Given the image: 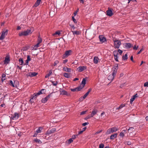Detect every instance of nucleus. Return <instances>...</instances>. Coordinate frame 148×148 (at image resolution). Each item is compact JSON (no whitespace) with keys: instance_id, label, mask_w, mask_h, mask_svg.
Returning <instances> with one entry per match:
<instances>
[{"instance_id":"obj_1","label":"nucleus","mask_w":148,"mask_h":148,"mask_svg":"<svg viewBox=\"0 0 148 148\" xmlns=\"http://www.w3.org/2000/svg\"><path fill=\"white\" fill-rule=\"evenodd\" d=\"M118 130L117 127H114L108 129L106 133L107 134H109L111 133L117 131Z\"/></svg>"},{"instance_id":"obj_2","label":"nucleus","mask_w":148,"mask_h":148,"mask_svg":"<svg viewBox=\"0 0 148 148\" xmlns=\"http://www.w3.org/2000/svg\"><path fill=\"white\" fill-rule=\"evenodd\" d=\"M32 33V32L30 29H28L26 31H24L19 33V35L20 36H26Z\"/></svg>"},{"instance_id":"obj_3","label":"nucleus","mask_w":148,"mask_h":148,"mask_svg":"<svg viewBox=\"0 0 148 148\" xmlns=\"http://www.w3.org/2000/svg\"><path fill=\"white\" fill-rule=\"evenodd\" d=\"M114 47L115 48L118 49L121 44L120 40H114Z\"/></svg>"},{"instance_id":"obj_4","label":"nucleus","mask_w":148,"mask_h":148,"mask_svg":"<svg viewBox=\"0 0 148 148\" xmlns=\"http://www.w3.org/2000/svg\"><path fill=\"white\" fill-rule=\"evenodd\" d=\"M72 51L71 50H68L65 52V53L63 55L62 58L64 59L68 57L71 55Z\"/></svg>"},{"instance_id":"obj_5","label":"nucleus","mask_w":148,"mask_h":148,"mask_svg":"<svg viewBox=\"0 0 148 148\" xmlns=\"http://www.w3.org/2000/svg\"><path fill=\"white\" fill-rule=\"evenodd\" d=\"M43 129V128L42 127H39L38 128L34 134L33 135V137H36L39 133H40L42 131Z\"/></svg>"},{"instance_id":"obj_6","label":"nucleus","mask_w":148,"mask_h":148,"mask_svg":"<svg viewBox=\"0 0 148 148\" xmlns=\"http://www.w3.org/2000/svg\"><path fill=\"white\" fill-rule=\"evenodd\" d=\"M8 30H6L5 31H3L0 37V40H2L4 39L5 36L7 35L8 34Z\"/></svg>"},{"instance_id":"obj_7","label":"nucleus","mask_w":148,"mask_h":148,"mask_svg":"<svg viewBox=\"0 0 148 148\" xmlns=\"http://www.w3.org/2000/svg\"><path fill=\"white\" fill-rule=\"evenodd\" d=\"M86 67L85 66H80L77 69V71L79 72H80L82 71L86 70Z\"/></svg>"},{"instance_id":"obj_8","label":"nucleus","mask_w":148,"mask_h":148,"mask_svg":"<svg viewBox=\"0 0 148 148\" xmlns=\"http://www.w3.org/2000/svg\"><path fill=\"white\" fill-rule=\"evenodd\" d=\"M56 131V129L55 128H52L51 130H48L47 131L46 133L47 135H49L51 134L54 133Z\"/></svg>"},{"instance_id":"obj_9","label":"nucleus","mask_w":148,"mask_h":148,"mask_svg":"<svg viewBox=\"0 0 148 148\" xmlns=\"http://www.w3.org/2000/svg\"><path fill=\"white\" fill-rule=\"evenodd\" d=\"M86 83V80L85 78H84L83 79L81 84H80V86H79V87H80V88L81 89L84 87Z\"/></svg>"},{"instance_id":"obj_10","label":"nucleus","mask_w":148,"mask_h":148,"mask_svg":"<svg viewBox=\"0 0 148 148\" xmlns=\"http://www.w3.org/2000/svg\"><path fill=\"white\" fill-rule=\"evenodd\" d=\"M51 94L48 95L45 98H43L42 100V103H45L48 99H49L51 97Z\"/></svg>"},{"instance_id":"obj_11","label":"nucleus","mask_w":148,"mask_h":148,"mask_svg":"<svg viewBox=\"0 0 148 148\" xmlns=\"http://www.w3.org/2000/svg\"><path fill=\"white\" fill-rule=\"evenodd\" d=\"M118 69V66H116L113 67L112 69V73L114 75H116Z\"/></svg>"},{"instance_id":"obj_12","label":"nucleus","mask_w":148,"mask_h":148,"mask_svg":"<svg viewBox=\"0 0 148 148\" xmlns=\"http://www.w3.org/2000/svg\"><path fill=\"white\" fill-rule=\"evenodd\" d=\"M99 38L100 41L102 43L106 41V38L102 35L99 36Z\"/></svg>"},{"instance_id":"obj_13","label":"nucleus","mask_w":148,"mask_h":148,"mask_svg":"<svg viewBox=\"0 0 148 148\" xmlns=\"http://www.w3.org/2000/svg\"><path fill=\"white\" fill-rule=\"evenodd\" d=\"M45 90V89H42L38 92L36 93H34V95L36 97L37 96H38L39 95H40L41 94H42L44 93V91Z\"/></svg>"},{"instance_id":"obj_14","label":"nucleus","mask_w":148,"mask_h":148,"mask_svg":"<svg viewBox=\"0 0 148 148\" xmlns=\"http://www.w3.org/2000/svg\"><path fill=\"white\" fill-rule=\"evenodd\" d=\"M19 117V115L18 113H15L14 115H13L12 117L11 118L13 120H16Z\"/></svg>"},{"instance_id":"obj_15","label":"nucleus","mask_w":148,"mask_h":148,"mask_svg":"<svg viewBox=\"0 0 148 148\" xmlns=\"http://www.w3.org/2000/svg\"><path fill=\"white\" fill-rule=\"evenodd\" d=\"M97 112L98 111L97 110L95 109H93L91 114L90 115L91 117H92L95 115L97 113Z\"/></svg>"},{"instance_id":"obj_16","label":"nucleus","mask_w":148,"mask_h":148,"mask_svg":"<svg viewBox=\"0 0 148 148\" xmlns=\"http://www.w3.org/2000/svg\"><path fill=\"white\" fill-rule=\"evenodd\" d=\"M115 76V75H114L112 73L108 76V79L109 80L112 81L114 79Z\"/></svg>"},{"instance_id":"obj_17","label":"nucleus","mask_w":148,"mask_h":148,"mask_svg":"<svg viewBox=\"0 0 148 148\" xmlns=\"http://www.w3.org/2000/svg\"><path fill=\"white\" fill-rule=\"evenodd\" d=\"M123 45L125 48L127 49L130 48L132 46L131 44L129 43H124Z\"/></svg>"},{"instance_id":"obj_18","label":"nucleus","mask_w":148,"mask_h":148,"mask_svg":"<svg viewBox=\"0 0 148 148\" xmlns=\"http://www.w3.org/2000/svg\"><path fill=\"white\" fill-rule=\"evenodd\" d=\"M37 74V73L35 72H30L27 74V76L32 77L36 76Z\"/></svg>"},{"instance_id":"obj_19","label":"nucleus","mask_w":148,"mask_h":148,"mask_svg":"<svg viewBox=\"0 0 148 148\" xmlns=\"http://www.w3.org/2000/svg\"><path fill=\"white\" fill-rule=\"evenodd\" d=\"M99 61V59L97 57L95 56L93 58V62L95 64H97Z\"/></svg>"},{"instance_id":"obj_20","label":"nucleus","mask_w":148,"mask_h":148,"mask_svg":"<svg viewBox=\"0 0 148 148\" xmlns=\"http://www.w3.org/2000/svg\"><path fill=\"white\" fill-rule=\"evenodd\" d=\"M126 133V130H123L120 133L119 136L123 138L124 136V134Z\"/></svg>"},{"instance_id":"obj_21","label":"nucleus","mask_w":148,"mask_h":148,"mask_svg":"<svg viewBox=\"0 0 148 148\" xmlns=\"http://www.w3.org/2000/svg\"><path fill=\"white\" fill-rule=\"evenodd\" d=\"M107 15L111 16L113 15V13L111 10H108L106 11Z\"/></svg>"},{"instance_id":"obj_22","label":"nucleus","mask_w":148,"mask_h":148,"mask_svg":"<svg viewBox=\"0 0 148 148\" xmlns=\"http://www.w3.org/2000/svg\"><path fill=\"white\" fill-rule=\"evenodd\" d=\"M63 70L65 71L70 72L71 71V69L70 68H68L66 67H64L63 68Z\"/></svg>"},{"instance_id":"obj_23","label":"nucleus","mask_w":148,"mask_h":148,"mask_svg":"<svg viewBox=\"0 0 148 148\" xmlns=\"http://www.w3.org/2000/svg\"><path fill=\"white\" fill-rule=\"evenodd\" d=\"M117 134V133L112 135L110 136V139L111 140H113L116 137Z\"/></svg>"},{"instance_id":"obj_24","label":"nucleus","mask_w":148,"mask_h":148,"mask_svg":"<svg viewBox=\"0 0 148 148\" xmlns=\"http://www.w3.org/2000/svg\"><path fill=\"white\" fill-rule=\"evenodd\" d=\"M72 32H73V34L74 35H78L81 34V32L79 31H72Z\"/></svg>"},{"instance_id":"obj_25","label":"nucleus","mask_w":148,"mask_h":148,"mask_svg":"<svg viewBox=\"0 0 148 148\" xmlns=\"http://www.w3.org/2000/svg\"><path fill=\"white\" fill-rule=\"evenodd\" d=\"M10 61V60L9 58L8 57H5V60L4 61V63L5 64H8L9 61Z\"/></svg>"},{"instance_id":"obj_26","label":"nucleus","mask_w":148,"mask_h":148,"mask_svg":"<svg viewBox=\"0 0 148 148\" xmlns=\"http://www.w3.org/2000/svg\"><path fill=\"white\" fill-rule=\"evenodd\" d=\"M81 90V89L80 88L79 86L76 88L71 89V91L73 92L75 91H79Z\"/></svg>"},{"instance_id":"obj_27","label":"nucleus","mask_w":148,"mask_h":148,"mask_svg":"<svg viewBox=\"0 0 148 148\" xmlns=\"http://www.w3.org/2000/svg\"><path fill=\"white\" fill-rule=\"evenodd\" d=\"M41 1V0H37L34 5V7H36L38 6L39 5Z\"/></svg>"},{"instance_id":"obj_28","label":"nucleus","mask_w":148,"mask_h":148,"mask_svg":"<svg viewBox=\"0 0 148 148\" xmlns=\"http://www.w3.org/2000/svg\"><path fill=\"white\" fill-rule=\"evenodd\" d=\"M52 71L51 70H50L49 71V73L47 74L46 76H45V77L46 78H47L49 77L52 74Z\"/></svg>"},{"instance_id":"obj_29","label":"nucleus","mask_w":148,"mask_h":148,"mask_svg":"<svg viewBox=\"0 0 148 148\" xmlns=\"http://www.w3.org/2000/svg\"><path fill=\"white\" fill-rule=\"evenodd\" d=\"M32 98L30 100V102L32 103L34 102V101H33L34 99H36V97L34 95V94L32 96Z\"/></svg>"},{"instance_id":"obj_30","label":"nucleus","mask_w":148,"mask_h":148,"mask_svg":"<svg viewBox=\"0 0 148 148\" xmlns=\"http://www.w3.org/2000/svg\"><path fill=\"white\" fill-rule=\"evenodd\" d=\"M19 61L20 65H24L23 64V59L22 58H20L19 59Z\"/></svg>"},{"instance_id":"obj_31","label":"nucleus","mask_w":148,"mask_h":148,"mask_svg":"<svg viewBox=\"0 0 148 148\" xmlns=\"http://www.w3.org/2000/svg\"><path fill=\"white\" fill-rule=\"evenodd\" d=\"M125 104H122L119 107L116 108V110L121 109L123 107H124L125 106Z\"/></svg>"},{"instance_id":"obj_32","label":"nucleus","mask_w":148,"mask_h":148,"mask_svg":"<svg viewBox=\"0 0 148 148\" xmlns=\"http://www.w3.org/2000/svg\"><path fill=\"white\" fill-rule=\"evenodd\" d=\"M127 58H128L127 55V54H125L124 56H123L122 57V59L124 60H127Z\"/></svg>"},{"instance_id":"obj_33","label":"nucleus","mask_w":148,"mask_h":148,"mask_svg":"<svg viewBox=\"0 0 148 148\" xmlns=\"http://www.w3.org/2000/svg\"><path fill=\"white\" fill-rule=\"evenodd\" d=\"M42 41V38H40V36H38V43L40 44Z\"/></svg>"},{"instance_id":"obj_34","label":"nucleus","mask_w":148,"mask_h":148,"mask_svg":"<svg viewBox=\"0 0 148 148\" xmlns=\"http://www.w3.org/2000/svg\"><path fill=\"white\" fill-rule=\"evenodd\" d=\"M34 141L38 143L41 144L42 143V142L39 139H36L34 140Z\"/></svg>"},{"instance_id":"obj_35","label":"nucleus","mask_w":148,"mask_h":148,"mask_svg":"<svg viewBox=\"0 0 148 148\" xmlns=\"http://www.w3.org/2000/svg\"><path fill=\"white\" fill-rule=\"evenodd\" d=\"M10 85L12 86L13 87H16V85H14V84L13 83V82L12 80L10 81L9 83Z\"/></svg>"},{"instance_id":"obj_36","label":"nucleus","mask_w":148,"mask_h":148,"mask_svg":"<svg viewBox=\"0 0 148 148\" xmlns=\"http://www.w3.org/2000/svg\"><path fill=\"white\" fill-rule=\"evenodd\" d=\"M40 44L39 43H37V44L35 45L33 49L34 50H36L39 47V45Z\"/></svg>"},{"instance_id":"obj_37","label":"nucleus","mask_w":148,"mask_h":148,"mask_svg":"<svg viewBox=\"0 0 148 148\" xmlns=\"http://www.w3.org/2000/svg\"><path fill=\"white\" fill-rule=\"evenodd\" d=\"M60 32L59 31H58L55 32V33L53 34V36H55L56 35H60Z\"/></svg>"},{"instance_id":"obj_38","label":"nucleus","mask_w":148,"mask_h":148,"mask_svg":"<svg viewBox=\"0 0 148 148\" xmlns=\"http://www.w3.org/2000/svg\"><path fill=\"white\" fill-rule=\"evenodd\" d=\"M63 75L64 77L67 78H69L70 77L69 75L67 73H64Z\"/></svg>"},{"instance_id":"obj_39","label":"nucleus","mask_w":148,"mask_h":148,"mask_svg":"<svg viewBox=\"0 0 148 148\" xmlns=\"http://www.w3.org/2000/svg\"><path fill=\"white\" fill-rule=\"evenodd\" d=\"M113 53L114 57L117 56L118 54V52L117 51H113Z\"/></svg>"},{"instance_id":"obj_40","label":"nucleus","mask_w":148,"mask_h":148,"mask_svg":"<svg viewBox=\"0 0 148 148\" xmlns=\"http://www.w3.org/2000/svg\"><path fill=\"white\" fill-rule=\"evenodd\" d=\"M51 82L52 83L53 85L54 86H56L58 84L57 82H54L52 81H51Z\"/></svg>"},{"instance_id":"obj_41","label":"nucleus","mask_w":148,"mask_h":148,"mask_svg":"<svg viewBox=\"0 0 148 148\" xmlns=\"http://www.w3.org/2000/svg\"><path fill=\"white\" fill-rule=\"evenodd\" d=\"M67 93V92L64 90L62 91L61 93V94L63 95H66Z\"/></svg>"},{"instance_id":"obj_42","label":"nucleus","mask_w":148,"mask_h":148,"mask_svg":"<svg viewBox=\"0 0 148 148\" xmlns=\"http://www.w3.org/2000/svg\"><path fill=\"white\" fill-rule=\"evenodd\" d=\"M73 141V140L71 138L68 140V143L69 144H70L72 143Z\"/></svg>"},{"instance_id":"obj_43","label":"nucleus","mask_w":148,"mask_h":148,"mask_svg":"<svg viewBox=\"0 0 148 148\" xmlns=\"http://www.w3.org/2000/svg\"><path fill=\"white\" fill-rule=\"evenodd\" d=\"M138 45H135L133 47V49L134 50H136L138 49Z\"/></svg>"},{"instance_id":"obj_44","label":"nucleus","mask_w":148,"mask_h":148,"mask_svg":"<svg viewBox=\"0 0 148 148\" xmlns=\"http://www.w3.org/2000/svg\"><path fill=\"white\" fill-rule=\"evenodd\" d=\"M124 143L126 145H130L131 144V142L130 141H128V142H125Z\"/></svg>"},{"instance_id":"obj_45","label":"nucleus","mask_w":148,"mask_h":148,"mask_svg":"<svg viewBox=\"0 0 148 148\" xmlns=\"http://www.w3.org/2000/svg\"><path fill=\"white\" fill-rule=\"evenodd\" d=\"M72 19L73 20L74 22V23H77V21L74 18V16H72Z\"/></svg>"},{"instance_id":"obj_46","label":"nucleus","mask_w":148,"mask_h":148,"mask_svg":"<svg viewBox=\"0 0 148 148\" xmlns=\"http://www.w3.org/2000/svg\"><path fill=\"white\" fill-rule=\"evenodd\" d=\"M135 99L134 97H132V98L130 99V102L131 103H132Z\"/></svg>"},{"instance_id":"obj_47","label":"nucleus","mask_w":148,"mask_h":148,"mask_svg":"<svg viewBox=\"0 0 148 148\" xmlns=\"http://www.w3.org/2000/svg\"><path fill=\"white\" fill-rule=\"evenodd\" d=\"M144 86L145 87H148V82H145L144 84Z\"/></svg>"},{"instance_id":"obj_48","label":"nucleus","mask_w":148,"mask_h":148,"mask_svg":"<svg viewBox=\"0 0 148 148\" xmlns=\"http://www.w3.org/2000/svg\"><path fill=\"white\" fill-rule=\"evenodd\" d=\"M59 62L58 60L56 61L54 63V66H55L58 64Z\"/></svg>"},{"instance_id":"obj_49","label":"nucleus","mask_w":148,"mask_h":148,"mask_svg":"<svg viewBox=\"0 0 148 148\" xmlns=\"http://www.w3.org/2000/svg\"><path fill=\"white\" fill-rule=\"evenodd\" d=\"M89 94V93H88L87 92L85 94H84V95L83 96V97L84 98H85Z\"/></svg>"},{"instance_id":"obj_50","label":"nucleus","mask_w":148,"mask_h":148,"mask_svg":"<svg viewBox=\"0 0 148 148\" xmlns=\"http://www.w3.org/2000/svg\"><path fill=\"white\" fill-rule=\"evenodd\" d=\"M104 147V145L103 144H101L99 145V148H103Z\"/></svg>"},{"instance_id":"obj_51","label":"nucleus","mask_w":148,"mask_h":148,"mask_svg":"<svg viewBox=\"0 0 148 148\" xmlns=\"http://www.w3.org/2000/svg\"><path fill=\"white\" fill-rule=\"evenodd\" d=\"M76 136H77V135H73L72 136V138H71L73 140L75 138Z\"/></svg>"},{"instance_id":"obj_52","label":"nucleus","mask_w":148,"mask_h":148,"mask_svg":"<svg viewBox=\"0 0 148 148\" xmlns=\"http://www.w3.org/2000/svg\"><path fill=\"white\" fill-rule=\"evenodd\" d=\"M85 99V98H84L83 97H81L79 99V101H82L83 100Z\"/></svg>"},{"instance_id":"obj_53","label":"nucleus","mask_w":148,"mask_h":148,"mask_svg":"<svg viewBox=\"0 0 148 148\" xmlns=\"http://www.w3.org/2000/svg\"><path fill=\"white\" fill-rule=\"evenodd\" d=\"M91 118V117L90 116V115H88L85 118V119H88L90 118Z\"/></svg>"},{"instance_id":"obj_54","label":"nucleus","mask_w":148,"mask_h":148,"mask_svg":"<svg viewBox=\"0 0 148 148\" xmlns=\"http://www.w3.org/2000/svg\"><path fill=\"white\" fill-rule=\"evenodd\" d=\"M144 50V49L143 48H142V49H141L140 50V51L137 53V54H140L141 53L142 51Z\"/></svg>"},{"instance_id":"obj_55","label":"nucleus","mask_w":148,"mask_h":148,"mask_svg":"<svg viewBox=\"0 0 148 148\" xmlns=\"http://www.w3.org/2000/svg\"><path fill=\"white\" fill-rule=\"evenodd\" d=\"M117 51L118 52H119V53H120V55H121V54L122 53V52H123V51H122L120 49H119L118 50V51Z\"/></svg>"},{"instance_id":"obj_56","label":"nucleus","mask_w":148,"mask_h":148,"mask_svg":"<svg viewBox=\"0 0 148 148\" xmlns=\"http://www.w3.org/2000/svg\"><path fill=\"white\" fill-rule=\"evenodd\" d=\"M88 124L89 123L88 122L84 123L82 124V125L83 126H85L87 125H88Z\"/></svg>"},{"instance_id":"obj_57","label":"nucleus","mask_w":148,"mask_h":148,"mask_svg":"<svg viewBox=\"0 0 148 148\" xmlns=\"http://www.w3.org/2000/svg\"><path fill=\"white\" fill-rule=\"evenodd\" d=\"M27 60L28 61H29L31 60L30 56L29 55L27 56Z\"/></svg>"},{"instance_id":"obj_58","label":"nucleus","mask_w":148,"mask_h":148,"mask_svg":"<svg viewBox=\"0 0 148 148\" xmlns=\"http://www.w3.org/2000/svg\"><path fill=\"white\" fill-rule=\"evenodd\" d=\"M86 112H87V111H82V112H81L80 114L83 115V114H86Z\"/></svg>"},{"instance_id":"obj_59","label":"nucleus","mask_w":148,"mask_h":148,"mask_svg":"<svg viewBox=\"0 0 148 148\" xmlns=\"http://www.w3.org/2000/svg\"><path fill=\"white\" fill-rule=\"evenodd\" d=\"M29 63V61L27 60H26L25 61V63L24 64V65H28Z\"/></svg>"},{"instance_id":"obj_60","label":"nucleus","mask_w":148,"mask_h":148,"mask_svg":"<svg viewBox=\"0 0 148 148\" xmlns=\"http://www.w3.org/2000/svg\"><path fill=\"white\" fill-rule=\"evenodd\" d=\"M102 130H99V131H97L95 133V134H98L101 133V132H102Z\"/></svg>"},{"instance_id":"obj_61","label":"nucleus","mask_w":148,"mask_h":148,"mask_svg":"<svg viewBox=\"0 0 148 148\" xmlns=\"http://www.w3.org/2000/svg\"><path fill=\"white\" fill-rule=\"evenodd\" d=\"M114 59L116 61H118V57L117 56H114Z\"/></svg>"},{"instance_id":"obj_62","label":"nucleus","mask_w":148,"mask_h":148,"mask_svg":"<svg viewBox=\"0 0 148 148\" xmlns=\"http://www.w3.org/2000/svg\"><path fill=\"white\" fill-rule=\"evenodd\" d=\"M67 61H68V60L67 59L64 60H63V63L64 64H65L67 62Z\"/></svg>"},{"instance_id":"obj_63","label":"nucleus","mask_w":148,"mask_h":148,"mask_svg":"<svg viewBox=\"0 0 148 148\" xmlns=\"http://www.w3.org/2000/svg\"><path fill=\"white\" fill-rule=\"evenodd\" d=\"M77 12H78V11H76L74 12V16H75L77 14Z\"/></svg>"},{"instance_id":"obj_64","label":"nucleus","mask_w":148,"mask_h":148,"mask_svg":"<svg viewBox=\"0 0 148 148\" xmlns=\"http://www.w3.org/2000/svg\"><path fill=\"white\" fill-rule=\"evenodd\" d=\"M70 26H71V28H73V29H75V27H74V25H70Z\"/></svg>"}]
</instances>
